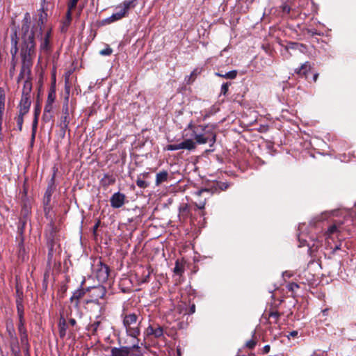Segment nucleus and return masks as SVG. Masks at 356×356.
Here are the masks:
<instances>
[{
	"mask_svg": "<svg viewBox=\"0 0 356 356\" xmlns=\"http://www.w3.org/2000/svg\"><path fill=\"white\" fill-rule=\"evenodd\" d=\"M270 347L269 345H266L264 348H263V353L264 354H267L268 353V352L270 351Z\"/></svg>",
	"mask_w": 356,
	"mask_h": 356,
	"instance_id": "obj_58",
	"label": "nucleus"
},
{
	"mask_svg": "<svg viewBox=\"0 0 356 356\" xmlns=\"http://www.w3.org/2000/svg\"><path fill=\"white\" fill-rule=\"evenodd\" d=\"M24 114H22V113H19V115L17 118V128L19 129V131H22V124H23V122H24Z\"/></svg>",
	"mask_w": 356,
	"mask_h": 356,
	"instance_id": "obj_35",
	"label": "nucleus"
},
{
	"mask_svg": "<svg viewBox=\"0 0 356 356\" xmlns=\"http://www.w3.org/2000/svg\"><path fill=\"white\" fill-rule=\"evenodd\" d=\"M110 268L106 265L99 261V267L97 270V277L99 282H106L109 276Z\"/></svg>",
	"mask_w": 356,
	"mask_h": 356,
	"instance_id": "obj_11",
	"label": "nucleus"
},
{
	"mask_svg": "<svg viewBox=\"0 0 356 356\" xmlns=\"http://www.w3.org/2000/svg\"><path fill=\"white\" fill-rule=\"evenodd\" d=\"M112 53L113 49L109 46L99 51V54L102 56H110Z\"/></svg>",
	"mask_w": 356,
	"mask_h": 356,
	"instance_id": "obj_39",
	"label": "nucleus"
},
{
	"mask_svg": "<svg viewBox=\"0 0 356 356\" xmlns=\"http://www.w3.org/2000/svg\"><path fill=\"white\" fill-rule=\"evenodd\" d=\"M173 272L178 275H181L182 273L184 272V267L179 261V260H177L175 262V266L174 268Z\"/></svg>",
	"mask_w": 356,
	"mask_h": 356,
	"instance_id": "obj_28",
	"label": "nucleus"
},
{
	"mask_svg": "<svg viewBox=\"0 0 356 356\" xmlns=\"http://www.w3.org/2000/svg\"><path fill=\"white\" fill-rule=\"evenodd\" d=\"M200 74V70L199 69H195L191 74L189 76V81H193L195 77Z\"/></svg>",
	"mask_w": 356,
	"mask_h": 356,
	"instance_id": "obj_42",
	"label": "nucleus"
},
{
	"mask_svg": "<svg viewBox=\"0 0 356 356\" xmlns=\"http://www.w3.org/2000/svg\"><path fill=\"white\" fill-rule=\"evenodd\" d=\"M40 113V106L39 104H36L35 106V111H34V118L32 123V133H31V139L32 140H35L37 127H38V118Z\"/></svg>",
	"mask_w": 356,
	"mask_h": 356,
	"instance_id": "obj_14",
	"label": "nucleus"
},
{
	"mask_svg": "<svg viewBox=\"0 0 356 356\" xmlns=\"http://www.w3.org/2000/svg\"><path fill=\"white\" fill-rule=\"evenodd\" d=\"M209 193V190L207 188H202L200 190L197 191L195 194L197 196H201L203 193Z\"/></svg>",
	"mask_w": 356,
	"mask_h": 356,
	"instance_id": "obj_49",
	"label": "nucleus"
},
{
	"mask_svg": "<svg viewBox=\"0 0 356 356\" xmlns=\"http://www.w3.org/2000/svg\"><path fill=\"white\" fill-rule=\"evenodd\" d=\"M12 352L14 354V356H21L19 354V351L16 350L14 347L12 346Z\"/></svg>",
	"mask_w": 356,
	"mask_h": 356,
	"instance_id": "obj_59",
	"label": "nucleus"
},
{
	"mask_svg": "<svg viewBox=\"0 0 356 356\" xmlns=\"http://www.w3.org/2000/svg\"><path fill=\"white\" fill-rule=\"evenodd\" d=\"M168 173L165 170H163L156 174V185L159 186L161 183L167 181Z\"/></svg>",
	"mask_w": 356,
	"mask_h": 356,
	"instance_id": "obj_22",
	"label": "nucleus"
},
{
	"mask_svg": "<svg viewBox=\"0 0 356 356\" xmlns=\"http://www.w3.org/2000/svg\"><path fill=\"white\" fill-rule=\"evenodd\" d=\"M269 318H273L275 319L274 323H276L280 316V312L275 311V312H270L269 313Z\"/></svg>",
	"mask_w": 356,
	"mask_h": 356,
	"instance_id": "obj_41",
	"label": "nucleus"
},
{
	"mask_svg": "<svg viewBox=\"0 0 356 356\" xmlns=\"http://www.w3.org/2000/svg\"><path fill=\"white\" fill-rule=\"evenodd\" d=\"M284 49L287 51L289 49H292L298 50L301 53H305L307 51V47L304 44L289 41L287 42L286 44L284 46Z\"/></svg>",
	"mask_w": 356,
	"mask_h": 356,
	"instance_id": "obj_15",
	"label": "nucleus"
},
{
	"mask_svg": "<svg viewBox=\"0 0 356 356\" xmlns=\"http://www.w3.org/2000/svg\"><path fill=\"white\" fill-rule=\"evenodd\" d=\"M2 118L3 115H0V140H3V136L2 134Z\"/></svg>",
	"mask_w": 356,
	"mask_h": 356,
	"instance_id": "obj_56",
	"label": "nucleus"
},
{
	"mask_svg": "<svg viewBox=\"0 0 356 356\" xmlns=\"http://www.w3.org/2000/svg\"><path fill=\"white\" fill-rule=\"evenodd\" d=\"M195 206L199 209H203L204 208V206H205V200L200 201L199 203H195Z\"/></svg>",
	"mask_w": 356,
	"mask_h": 356,
	"instance_id": "obj_54",
	"label": "nucleus"
},
{
	"mask_svg": "<svg viewBox=\"0 0 356 356\" xmlns=\"http://www.w3.org/2000/svg\"><path fill=\"white\" fill-rule=\"evenodd\" d=\"M257 344V341L254 339H250L245 343V346L250 349H253Z\"/></svg>",
	"mask_w": 356,
	"mask_h": 356,
	"instance_id": "obj_43",
	"label": "nucleus"
},
{
	"mask_svg": "<svg viewBox=\"0 0 356 356\" xmlns=\"http://www.w3.org/2000/svg\"><path fill=\"white\" fill-rule=\"evenodd\" d=\"M337 226L333 225L328 228V232H330V234H333L337 231Z\"/></svg>",
	"mask_w": 356,
	"mask_h": 356,
	"instance_id": "obj_57",
	"label": "nucleus"
},
{
	"mask_svg": "<svg viewBox=\"0 0 356 356\" xmlns=\"http://www.w3.org/2000/svg\"><path fill=\"white\" fill-rule=\"evenodd\" d=\"M196 143L205 144L209 143V146L212 147L216 143V136L214 133L205 132L204 134H197L195 130H193V134Z\"/></svg>",
	"mask_w": 356,
	"mask_h": 356,
	"instance_id": "obj_5",
	"label": "nucleus"
},
{
	"mask_svg": "<svg viewBox=\"0 0 356 356\" xmlns=\"http://www.w3.org/2000/svg\"><path fill=\"white\" fill-rule=\"evenodd\" d=\"M163 336V327L161 326L157 325V327L154 328V337L155 338H161Z\"/></svg>",
	"mask_w": 356,
	"mask_h": 356,
	"instance_id": "obj_33",
	"label": "nucleus"
},
{
	"mask_svg": "<svg viewBox=\"0 0 356 356\" xmlns=\"http://www.w3.org/2000/svg\"><path fill=\"white\" fill-rule=\"evenodd\" d=\"M79 0H70L68 3L67 7L70 8V9H73L76 7V3Z\"/></svg>",
	"mask_w": 356,
	"mask_h": 356,
	"instance_id": "obj_50",
	"label": "nucleus"
},
{
	"mask_svg": "<svg viewBox=\"0 0 356 356\" xmlns=\"http://www.w3.org/2000/svg\"><path fill=\"white\" fill-rule=\"evenodd\" d=\"M55 189V175H54L50 181H49L47 188L44 193L43 197L44 211L45 214H47V213H49L50 211L51 198Z\"/></svg>",
	"mask_w": 356,
	"mask_h": 356,
	"instance_id": "obj_4",
	"label": "nucleus"
},
{
	"mask_svg": "<svg viewBox=\"0 0 356 356\" xmlns=\"http://www.w3.org/2000/svg\"><path fill=\"white\" fill-rule=\"evenodd\" d=\"M47 10H48L47 6H44V5H42V7L40 9L41 13L39 15V19L38 20L37 26H34L35 31L38 32L39 35H40V36H42V27L47 21Z\"/></svg>",
	"mask_w": 356,
	"mask_h": 356,
	"instance_id": "obj_9",
	"label": "nucleus"
},
{
	"mask_svg": "<svg viewBox=\"0 0 356 356\" xmlns=\"http://www.w3.org/2000/svg\"><path fill=\"white\" fill-rule=\"evenodd\" d=\"M136 339V342H134V343L133 344L132 346H129L130 348H131V350H140V346H138V342H139V339L136 337V338H134Z\"/></svg>",
	"mask_w": 356,
	"mask_h": 356,
	"instance_id": "obj_47",
	"label": "nucleus"
},
{
	"mask_svg": "<svg viewBox=\"0 0 356 356\" xmlns=\"http://www.w3.org/2000/svg\"><path fill=\"white\" fill-rule=\"evenodd\" d=\"M52 109H53V104L46 102V104H45V106L44 108V112L51 113Z\"/></svg>",
	"mask_w": 356,
	"mask_h": 356,
	"instance_id": "obj_46",
	"label": "nucleus"
},
{
	"mask_svg": "<svg viewBox=\"0 0 356 356\" xmlns=\"http://www.w3.org/2000/svg\"><path fill=\"white\" fill-rule=\"evenodd\" d=\"M30 17L29 13H26L24 22L22 26V43L21 45L20 52L25 51L26 53L35 54V43L34 40L35 35L38 37L40 36L38 32L35 31L34 27L33 30H30Z\"/></svg>",
	"mask_w": 356,
	"mask_h": 356,
	"instance_id": "obj_1",
	"label": "nucleus"
},
{
	"mask_svg": "<svg viewBox=\"0 0 356 356\" xmlns=\"http://www.w3.org/2000/svg\"><path fill=\"white\" fill-rule=\"evenodd\" d=\"M282 10L284 13H289L291 8L288 5L284 4L281 6Z\"/></svg>",
	"mask_w": 356,
	"mask_h": 356,
	"instance_id": "obj_53",
	"label": "nucleus"
},
{
	"mask_svg": "<svg viewBox=\"0 0 356 356\" xmlns=\"http://www.w3.org/2000/svg\"><path fill=\"white\" fill-rule=\"evenodd\" d=\"M136 185L140 188H145L148 186V184L145 180L140 178L137 179Z\"/></svg>",
	"mask_w": 356,
	"mask_h": 356,
	"instance_id": "obj_40",
	"label": "nucleus"
},
{
	"mask_svg": "<svg viewBox=\"0 0 356 356\" xmlns=\"http://www.w3.org/2000/svg\"><path fill=\"white\" fill-rule=\"evenodd\" d=\"M140 323L141 321H138V316L134 313L124 315L123 325L126 329L127 334L133 338L138 337L140 334Z\"/></svg>",
	"mask_w": 356,
	"mask_h": 356,
	"instance_id": "obj_2",
	"label": "nucleus"
},
{
	"mask_svg": "<svg viewBox=\"0 0 356 356\" xmlns=\"http://www.w3.org/2000/svg\"><path fill=\"white\" fill-rule=\"evenodd\" d=\"M88 291H89V288L85 289L82 288V286H81L79 289H78L73 293V295L70 298V302H74L75 306L78 307L79 305V300L84 296V295Z\"/></svg>",
	"mask_w": 356,
	"mask_h": 356,
	"instance_id": "obj_13",
	"label": "nucleus"
},
{
	"mask_svg": "<svg viewBox=\"0 0 356 356\" xmlns=\"http://www.w3.org/2000/svg\"><path fill=\"white\" fill-rule=\"evenodd\" d=\"M32 89V83L31 81L29 80V78L24 81L23 90H22V95L24 96H30V93Z\"/></svg>",
	"mask_w": 356,
	"mask_h": 356,
	"instance_id": "obj_23",
	"label": "nucleus"
},
{
	"mask_svg": "<svg viewBox=\"0 0 356 356\" xmlns=\"http://www.w3.org/2000/svg\"><path fill=\"white\" fill-rule=\"evenodd\" d=\"M71 10L72 9H70V8L68 7V10H67V12L66 13V18L67 19V26H69V24H70V22H71V19H72V17H71Z\"/></svg>",
	"mask_w": 356,
	"mask_h": 356,
	"instance_id": "obj_52",
	"label": "nucleus"
},
{
	"mask_svg": "<svg viewBox=\"0 0 356 356\" xmlns=\"http://www.w3.org/2000/svg\"><path fill=\"white\" fill-rule=\"evenodd\" d=\"M30 97V96L22 95V98L19 105V113L26 115L29 112L31 104Z\"/></svg>",
	"mask_w": 356,
	"mask_h": 356,
	"instance_id": "obj_12",
	"label": "nucleus"
},
{
	"mask_svg": "<svg viewBox=\"0 0 356 356\" xmlns=\"http://www.w3.org/2000/svg\"><path fill=\"white\" fill-rule=\"evenodd\" d=\"M18 331L19 334L26 333V330L24 326V318L19 319Z\"/></svg>",
	"mask_w": 356,
	"mask_h": 356,
	"instance_id": "obj_34",
	"label": "nucleus"
},
{
	"mask_svg": "<svg viewBox=\"0 0 356 356\" xmlns=\"http://www.w3.org/2000/svg\"><path fill=\"white\" fill-rule=\"evenodd\" d=\"M131 348L129 346L113 347L111 350V356H129Z\"/></svg>",
	"mask_w": 356,
	"mask_h": 356,
	"instance_id": "obj_16",
	"label": "nucleus"
},
{
	"mask_svg": "<svg viewBox=\"0 0 356 356\" xmlns=\"http://www.w3.org/2000/svg\"><path fill=\"white\" fill-rule=\"evenodd\" d=\"M195 147V143L192 139H186L180 143L168 145L166 149L170 151H175L181 149L191 151L194 150Z\"/></svg>",
	"mask_w": 356,
	"mask_h": 356,
	"instance_id": "obj_8",
	"label": "nucleus"
},
{
	"mask_svg": "<svg viewBox=\"0 0 356 356\" xmlns=\"http://www.w3.org/2000/svg\"><path fill=\"white\" fill-rule=\"evenodd\" d=\"M149 273L147 275L144 277L143 280L141 281L142 283H146L149 282Z\"/></svg>",
	"mask_w": 356,
	"mask_h": 356,
	"instance_id": "obj_60",
	"label": "nucleus"
},
{
	"mask_svg": "<svg viewBox=\"0 0 356 356\" xmlns=\"http://www.w3.org/2000/svg\"><path fill=\"white\" fill-rule=\"evenodd\" d=\"M18 38L17 35V31H14L11 35V49L10 54L12 55L13 60L15 59L17 53L18 51L17 47Z\"/></svg>",
	"mask_w": 356,
	"mask_h": 356,
	"instance_id": "obj_18",
	"label": "nucleus"
},
{
	"mask_svg": "<svg viewBox=\"0 0 356 356\" xmlns=\"http://www.w3.org/2000/svg\"><path fill=\"white\" fill-rule=\"evenodd\" d=\"M5 108V95L3 90L0 89V115H3Z\"/></svg>",
	"mask_w": 356,
	"mask_h": 356,
	"instance_id": "obj_29",
	"label": "nucleus"
},
{
	"mask_svg": "<svg viewBox=\"0 0 356 356\" xmlns=\"http://www.w3.org/2000/svg\"><path fill=\"white\" fill-rule=\"evenodd\" d=\"M17 310L19 319L24 318V305L22 304V299L19 298L16 300Z\"/></svg>",
	"mask_w": 356,
	"mask_h": 356,
	"instance_id": "obj_24",
	"label": "nucleus"
},
{
	"mask_svg": "<svg viewBox=\"0 0 356 356\" xmlns=\"http://www.w3.org/2000/svg\"><path fill=\"white\" fill-rule=\"evenodd\" d=\"M35 54L26 53V51L20 52L22 59V67L17 77V83L22 80L25 75H29L31 73V67L33 65V58Z\"/></svg>",
	"mask_w": 356,
	"mask_h": 356,
	"instance_id": "obj_3",
	"label": "nucleus"
},
{
	"mask_svg": "<svg viewBox=\"0 0 356 356\" xmlns=\"http://www.w3.org/2000/svg\"><path fill=\"white\" fill-rule=\"evenodd\" d=\"M286 288L289 291L293 293L297 289L300 288V286L297 283L291 282L286 286Z\"/></svg>",
	"mask_w": 356,
	"mask_h": 356,
	"instance_id": "obj_38",
	"label": "nucleus"
},
{
	"mask_svg": "<svg viewBox=\"0 0 356 356\" xmlns=\"http://www.w3.org/2000/svg\"><path fill=\"white\" fill-rule=\"evenodd\" d=\"M8 334L10 338V339L13 341L12 343L17 342V337L15 336V329L13 327V325L12 324L8 325L7 324L6 326Z\"/></svg>",
	"mask_w": 356,
	"mask_h": 356,
	"instance_id": "obj_26",
	"label": "nucleus"
},
{
	"mask_svg": "<svg viewBox=\"0 0 356 356\" xmlns=\"http://www.w3.org/2000/svg\"><path fill=\"white\" fill-rule=\"evenodd\" d=\"M310 69L311 65L309 62H305L300 67L296 70V72L299 75L305 76Z\"/></svg>",
	"mask_w": 356,
	"mask_h": 356,
	"instance_id": "obj_20",
	"label": "nucleus"
},
{
	"mask_svg": "<svg viewBox=\"0 0 356 356\" xmlns=\"http://www.w3.org/2000/svg\"><path fill=\"white\" fill-rule=\"evenodd\" d=\"M51 37V31H48L45 33L44 38H41V44L40 45V51L43 52H49L51 46L49 42V38Z\"/></svg>",
	"mask_w": 356,
	"mask_h": 356,
	"instance_id": "obj_17",
	"label": "nucleus"
},
{
	"mask_svg": "<svg viewBox=\"0 0 356 356\" xmlns=\"http://www.w3.org/2000/svg\"><path fill=\"white\" fill-rule=\"evenodd\" d=\"M65 90H66L67 93L69 94V92H70V86H69L68 78H65Z\"/></svg>",
	"mask_w": 356,
	"mask_h": 356,
	"instance_id": "obj_55",
	"label": "nucleus"
},
{
	"mask_svg": "<svg viewBox=\"0 0 356 356\" xmlns=\"http://www.w3.org/2000/svg\"><path fill=\"white\" fill-rule=\"evenodd\" d=\"M340 249H341V244L336 245V246L333 248L332 253L336 252V251H337V250H340Z\"/></svg>",
	"mask_w": 356,
	"mask_h": 356,
	"instance_id": "obj_64",
	"label": "nucleus"
},
{
	"mask_svg": "<svg viewBox=\"0 0 356 356\" xmlns=\"http://www.w3.org/2000/svg\"><path fill=\"white\" fill-rule=\"evenodd\" d=\"M59 335L60 338H64L66 334L67 323L64 318L61 317L58 322Z\"/></svg>",
	"mask_w": 356,
	"mask_h": 356,
	"instance_id": "obj_21",
	"label": "nucleus"
},
{
	"mask_svg": "<svg viewBox=\"0 0 356 356\" xmlns=\"http://www.w3.org/2000/svg\"><path fill=\"white\" fill-rule=\"evenodd\" d=\"M218 186L222 191H225L229 187V184L227 182H220L218 184Z\"/></svg>",
	"mask_w": 356,
	"mask_h": 356,
	"instance_id": "obj_44",
	"label": "nucleus"
},
{
	"mask_svg": "<svg viewBox=\"0 0 356 356\" xmlns=\"http://www.w3.org/2000/svg\"><path fill=\"white\" fill-rule=\"evenodd\" d=\"M187 128H188V129L192 130V131H193V130H195V127H194V126H193V124L192 122H191L188 124Z\"/></svg>",
	"mask_w": 356,
	"mask_h": 356,
	"instance_id": "obj_63",
	"label": "nucleus"
},
{
	"mask_svg": "<svg viewBox=\"0 0 356 356\" xmlns=\"http://www.w3.org/2000/svg\"><path fill=\"white\" fill-rule=\"evenodd\" d=\"M136 3H131V2L126 0L123 2V8H122L127 14L130 8H133L136 6Z\"/></svg>",
	"mask_w": 356,
	"mask_h": 356,
	"instance_id": "obj_30",
	"label": "nucleus"
},
{
	"mask_svg": "<svg viewBox=\"0 0 356 356\" xmlns=\"http://www.w3.org/2000/svg\"><path fill=\"white\" fill-rule=\"evenodd\" d=\"M55 98H56V92L54 88H51L49 92L47 103L53 104V103L55 100Z\"/></svg>",
	"mask_w": 356,
	"mask_h": 356,
	"instance_id": "obj_31",
	"label": "nucleus"
},
{
	"mask_svg": "<svg viewBox=\"0 0 356 356\" xmlns=\"http://www.w3.org/2000/svg\"><path fill=\"white\" fill-rule=\"evenodd\" d=\"M127 13L121 8L120 11L113 13L111 17L106 18L105 22L107 23H111L118 20L121 19L122 18L127 16Z\"/></svg>",
	"mask_w": 356,
	"mask_h": 356,
	"instance_id": "obj_19",
	"label": "nucleus"
},
{
	"mask_svg": "<svg viewBox=\"0 0 356 356\" xmlns=\"http://www.w3.org/2000/svg\"><path fill=\"white\" fill-rule=\"evenodd\" d=\"M102 181L104 183V185L109 186L113 184L115 182V179L112 175L105 174L102 179Z\"/></svg>",
	"mask_w": 356,
	"mask_h": 356,
	"instance_id": "obj_27",
	"label": "nucleus"
},
{
	"mask_svg": "<svg viewBox=\"0 0 356 356\" xmlns=\"http://www.w3.org/2000/svg\"><path fill=\"white\" fill-rule=\"evenodd\" d=\"M27 222V218L26 216L22 217L19 218L18 225H17V232L20 235H22L24 227Z\"/></svg>",
	"mask_w": 356,
	"mask_h": 356,
	"instance_id": "obj_25",
	"label": "nucleus"
},
{
	"mask_svg": "<svg viewBox=\"0 0 356 356\" xmlns=\"http://www.w3.org/2000/svg\"><path fill=\"white\" fill-rule=\"evenodd\" d=\"M101 325V321H95L93 323H92L88 330H92V334H96L97 332V330L99 328V327Z\"/></svg>",
	"mask_w": 356,
	"mask_h": 356,
	"instance_id": "obj_32",
	"label": "nucleus"
},
{
	"mask_svg": "<svg viewBox=\"0 0 356 356\" xmlns=\"http://www.w3.org/2000/svg\"><path fill=\"white\" fill-rule=\"evenodd\" d=\"M21 343L22 344L28 343V334L27 333H24L20 334Z\"/></svg>",
	"mask_w": 356,
	"mask_h": 356,
	"instance_id": "obj_45",
	"label": "nucleus"
},
{
	"mask_svg": "<svg viewBox=\"0 0 356 356\" xmlns=\"http://www.w3.org/2000/svg\"><path fill=\"white\" fill-rule=\"evenodd\" d=\"M69 323L72 326H74L76 324V320L74 318H70L69 319Z\"/></svg>",
	"mask_w": 356,
	"mask_h": 356,
	"instance_id": "obj_61",
	"label": "nucleus"
},
{
	"mask_svg": "<svg viewBox=\"0 0 356 356\" xmlns=\"http://www.w3.org/2000/svg\"><path fill=\"white\" fill-rule=\"evenodd\" d=\"M231 85L230 82L225 83L222 85L220 89V95L226 96L228 92L229 86Z\"/></svg>",
	"mask_w": 356,
	"mask_h": 356,
	"instance_id": "obj_37",
	"label": "nucleus"
},
{
	"mask_svg": "<svg viewBox=\"0 0 356 356\" xmlns=\"http://www.w3.org/2000/svg\"><path fill=\"white\" fill-rule=\"evenodd\" d=\"M52 118V115L49 113H44L42 115V120L45 122H49Z\"/></svg>",
	"mask_w": 356,
	"mask_h": 356,
	"instance_id": "obj_48",
	"label": "nucleus"
},
{
	"mask_svg": "<svg viewBox=\"0 0 356 356\" xmlns=\"http://www.w3.org/2000/svg\"><path fill=\"white\" fill-rule=\"evenodd\" d=\"M154 328L152 325H149L147 328V334L148 336L149 335H153L154 334Z\"/></svg>",
	"mask_w": 356,
	"mask_h": 356,
	"instance_id": "obj_51",
	"label": "nucleus"
},
{
	"mask_svg": "<svg viewBox=\"0 0 356 356\" xmlns=\"http://www.w3.org/2000/svg\"><path fill=\"white\" fill-rule=\"evenodd\" d=\"M90 293L91 299L86 301L87 304L92 302L97 305H99V299L103 298L106 293V289L104 286L102 285H99L97 286L89 288V291Z\"/></svg>",
	"mask_w": 356,
	"mask_h": 356,
	"instance_id": "obj_6",
	"label": "nucleus"
},
{
	"mask_svg": "<svg viewBox=\"0 0 356 356\" xmlns=\"http://www.w3.org/2000/svg\"><path fill=\"white\" fill-rule=\"evenodd\" d=\"M126 196L120 192L115 193L110 199L111 206L114 209L122 207L125 203Z\"/></svg>",
	"mask_w": 356,
	"mask_h": 356,
	"instance_id": "obj_10",
	"label": "nucleus"
},
{
	"mask_svg": "<svg viewBox=\"0 0 356 356\" xmlns=\"http://www.w3.org/2000/svg\"><path fill=\"white\" fill-rule=\"evenodd\" d=\"M68 100H69V97H66L65 99L63 105L62 115L60 117V127L61 131L63 132V135H65V131L67 129L68 124L70 123Z\"/></svg>",
	"mask_w": 356,
	"mask_h": 356,
	"instance_id": "obj_7",
	"label": "nucleus"
},
{
	"mask_svg": "<svg viewBox=\"0 0 356 356\" xmlns=\"http://www.w3.org/2000/svg\"><path fill=\"white\" fill-rule=\"evenodd\" d=\"M67 19L66 18V19L63 22V26L62 28V31H64L65 30L67 29Z\"/></svg>",
	"mask_w": 356,
	"mask_h": 356,
	"instance_id": "obj_62",
	"label": "nucleus"
},
{
	"mask_svg": "<svg viewBox=\"0 0 356 356\" xmlns=\"http://www.w3.org/2000/svg\"><path fill=\"white\" fill-rule=\"evenodd\" d=\"M237 76V71L236 70H232L229 71L223 75V78L229 79H234Z\"/></svg>",
	"mask_w": 356,
	"mask_h": 356,
	"instance_id": "obj_36",
	"label": "nucleus"
}]
</instances>
